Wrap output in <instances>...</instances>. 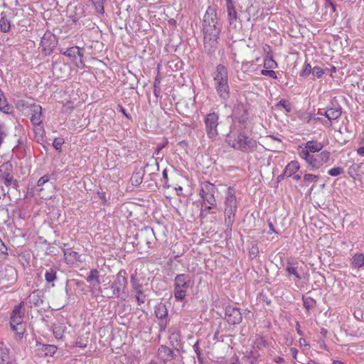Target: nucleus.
<instances>
[{
  "instance_id": "nucleus-1",
  "label": "nucleus",
  "mask_w": 364,
  "mask_h": 364,
  "mask_svg": "<svg viewBox=\"0 0 364 364\" xmlns=\"http://www.w3.org/2000/svg\"><path fill=\"white\" fill-rule=\"evenodd\" d=\"M127 284V272L124 269H121L117 274L114 281L104 284L100 291L105 298L125 301L128 296Z\"/></svg>"
},
{
  "instance_id": "nucleus-2",
  "label": "nucleus",
  "mask_w": 364,
  "mask_h": 364,
  "mask_svg": "<svg viewBox=\"0 0 364 364\" xmlns=\"http://www.w3.org/2000/svg\"><path fill=\"white\" fill-rule=\"evenodd\" d=\"M213 77L216 92L226 107L230 95L227 68L222 64L218 65L213 73Z\"/></svg>"
},
{
  "instance_id": "nucleus-3",
  "label": "nucleus",
  "mask_w": 364,
  "mask_h": 364,
  "mask_svg": "<svg viewBox=\"0 0 364 364\" xmlns=\"http://www.w3.org/2000/svg\"><path fill=\"white\" fill-rule=\"evenodd\" d=\"M221 29L222 24L220 23L211 26L209 21H207L205 25H203L204 47L207 53L210 55L214 53L218 47L219 43L218 40Z\"/></svg>"
},
{
  "instance_id": "nucleus-4",
  "label": "nucleus",
  "mask_w": 364,
  "mask_h": 364,
  "mask_svg": "<svg viewBox=\"0 0 364 364\" xmlns=\"http://www.w3.org/2000/svg\"><path fill=\"white\" fill-rule=\"evenodd\" d=\"M236 191L232 186L227 188L224 200L225 224L231 232L235 220V213L237 210V201L235 196Z\"/></svg>"
},
{
  "instance_id": "nucleus-5",
  "label": "nucleus",
  "mask_w": 364,
  "mask_h": 364,
  "mask_svg": "<svg viewBox=\"0 0 364 364\" xmlns=\"http://www.w3.org/2000/svg\"><path fill=\"white\" fill-rule=\"evenodd\" d=\"M226 142L232 148L244 153L254 152L258 146L257 141L249 137L245 132H240L235 138L228 135Z\"/></svg>"
},
{
  "instance_id": "nucleus-6",
  "label": "nucleus",
  "mask_w": 364,
  "mask_h": 364,
  "mask_svg": "<svg viewBox=\"0 0 364 364\" xmlns=\"http://www.w3.org/2000/svg\"><path fill=\"white\" fill-rule=\"evenodd\" d=\"M200 197L202 199L201 205L205 210H211L216 207V196L218 193L216 186L209 181H203L200 183Z\"/></svg>"
},
{
  "instance_id": "nucleus-7",
  "label": "nucleus",
  "mask_w": 364,
  "mask_h": 364,
  "mask_svg": "<svg viewBox=\"0 0 364 364\" xmlns=\"http://www.w3.org/2000/svg\"><path fill=\"white\" fill-rule=\"evenodd\" d=\"M156 240V237L153 228L146 226L137 232L135 236V242H133V244L139 250H146L151 248V245Z\"/></svg>"
},
{
  "instance_id": "nucleus-8",
  "label": "nucleus",
  "mask_w": 364,
  "mask_h": 364,
  "mask_svg": "<svg viewBox=\"0 0 364 364\" xmlns=\"http://www.w3.org/2000/svg\"><path fill=\"white\" fill-rule=\"evenodd\" d=\"M191 277L187 274H177L174 279V297L178 301L185 299L190 287Z\"/></svg>"
},
{
  "instance_id": "nucleus-9",
  "label": "nucleus",
  "mask_w": 364,
  "mask_h": 364,
  "mask_svg": "<svg viewBox=\"0 0 364 364\" xmlns=\"http://www.w3.org/2000/svg\"><path fill=\"white\" fill-rule=\"evenodd\" d=\"M84 48L78 46H73L67 48L65 50L61 49L60 53L66 56L78 68L84 69L85 64L83 60Z\"/></svg>"
},
{
  "instance_id": "nucleus-10",
  "label": "nucleus",
  "mask_w": 364,
  "mask_h": 364,
  "mask_svg": "<svg viewBox=\"0 0 364 364\" xmlns=\"http://www.w3.org/2000/svg\"><path fill=\"white\" fill-rule=\"evenodd\" d=\"M0 181L8 188L12 187L16 190L18 188V181L13 176V164L11 161L0 166Z\"/></svg>"
},
{
  "instance_id": "nucleus-11",
  "label": "nucleus",
  "mask_w": 364,
  "mask_h": 364,
  "mask_svg": "<svg viewBox=\"0 0 364 364\" xmlns=\"http://www.w3.org/2000/svg\"><path fill=\"white\" fill-rule=\"evenodd\" d=\"M218 120L219 114L215 112L206 114L204 119L207 136L212 140H215L218 135Z\"/></svg>"
},
{
  "instance_id": "nucleus-12",
  "label": "nucleus",
  "mask_w": 364,
  "mask_h": 364,
  "mask_svg": "<svg viewBox=\"0 0 364 364\" xmlns=\"http://www.w3.org/2000/svg\"><path fill=\"white\" fill-rule=\"evenodd\" d=\"M58 44V39L56 36L50 31H46L41 38V46L42 47V52L46 55H50Z\"/></svg>"
},
{
  "instance_id": "nucleus-13",
  "label": "nucleus",
  "mask_w": 364,
  "mask_h": 364,
  "mask_svg": "<svg viewBox=\"0 0 364 364\" xmlns=\"http://www.w3.org/2000/svg\"><path fill=\"white\" fill-rule=\"evenodd\" d=\"M159 170V163L157 162V160L155 159L153 164H150L149 163L146 164V165L144 168L143 173H141L140 171H139V172H134L132 174V176L131 177L132 183L134 186H139V184L141 183L142 180H143V176L146 171H151V173H150L149 175H153V174H156L155 171H158Z\"/></svg>"
},
{
  "instance_id": "nucleus-14",
  "label": "nucleus",
  "mask_w": 364,
  "mask_h": 364,
  "mask_svg": "<svg viewBox=\"0 0 364 364\" xmlns=\"http://www.w3.org/2000/svg\"><path fill=\"white\" fill-rule=\"evenodd\" d=\"M225 319L229 324L236 325L242 322V316L240 309L233 306L225 308Z\"/></svg>"
},
{
  "instance_id": "nucleus-15",
  "label": "nucleus",
  "mask_w": 364,
  "mask_h": 364,
  "mask_svg": "<svg viewBox=\"0 0 364 364\" xmlns=\"http://www.w3.org/2000/svg\"><path fill=\"white\" fill-rule=\"evenodd\" d=\"M57 350V346L55 345L43 344L36 341L34 347V352L36 355L43 358L46 356H53Z\"/></svg>"
},
{
  "instance_id": "nucleus-16",
  "label": "nucleus",
  "mask_w": 364,
  "mask_h": 364,
  "mask_svg": "<svg viewBox=\"0 0 364 364\" xmlns=\"http://www.w3.org/2000/svg\"><path fill=\"white\" fill-rule=\"evenodd\" d=\"M24 306V301H21L18 305L14 306L10 316V325H15V323L21 324V323H23L25 316Z\"/></svg>"
},
{
  "instance_id": "nucleus-17",
  "label": "nucleus",
  "mask_w": 364,
  "mask_h": 364,
  "mask_svg": "<svg viewBox=\"0 0 364 364\" xmlns=\"http://www.w3.org/2000/svg\"><path fill=\"white\" fill-rule=\"evenodd\" d=\"M299 156L302 159L305 160L306 163L309 165V171H314L321 167V164H319L318 154H309V152L306 151V152H299Z\"/></svg>"
},
{
  "instance_id": "nucleus-18",
  "label": "nucleus",
  "mask_w": 364,
  "mask_h": 364,
  "mask_svg": "<svg viewBox=\"0 0 364 364\" xmlns=\"http://www.w3.org/2000/svg\"><path fill=\"white\" fill-rule=\"evenodd\" d=\"M0 364H18L15 357L10 354V350L0 343Z\"/></svg>"
},
{
  "instance_id": "nucleus-19",
  "label": "nucleus",
  "mask_w": 364,
  "mask_h": 364,
  "mask_svg": "<svg viewBox=\"0 0 364 364\" xmlns=\"http://www.w3.org/2000/svg\"><path fill=\"white\" fill-rule=\"evenodd\" d=\"M31 109V122L33 126H39L42 124V107L40 105L33 103L30 105Z\"/></svg>"
},
{
  "instance_id": "nucleus-20",
  "label": "nucleus",
  "mask_w": 364,
  "mask_h": 364,
  "mask_svg": "<svg viewBox=\"0 0 364 364\" xmlns=\"http://www.w3.org/2000/svg\"><path fill=\"white\" fill-rule=\"evenodd\" d=\"M157 355L158 358L164 362L173 359L176 355L170 348L164 345L159 348Z\"/></svg>"
},
{
  "instance_id": "nucleus-21",
  "label": "nucleus",
  "mask_w": 364,
  "mask_h": 364,
  "mask_svg": "<svg viewBox=\"0 0 364 364\" xmlns=\"http://www.w3.org/2000/svg\"><path fill=\"white\" fill-rule=\"evenodd\" d=\"M323 147L322 143L317 141L310 140L308 141L304 147L299 152H309V154H315L319 152Z\"/></svg>"
},
{
  "instance_id": "nucleus-22",
  "label": "nucleus",
  "mask_w": 364,
  "mask_h": 364,
  "mask_svg": "<svg viewBox=\"0 0 364 364\" xmlns=\"http://www.w3.org/2000/svg\"><path fill=\"white\" fill-rule=\"evenodd\" d=\"M298 265V262L294 260L293 259H288L287 261L286 272L287 273L288 277L293 275L296 277L297 280H301V277L297 271Z\"/></svg>"
},
{
  "instance_id": "nucleus-23",
  "label": "nucleus",
  "mask_w": 364,
  "mask_h": 364,
  "mask_svg": "<svg viewBox=\"0 0 364 364\" xmlns=\"http://www.w3.org/2000/svg\"><path fill=\"white\" fill-rule=\"evenodd\" d=\"M209 21L210 25L217 24L220 23L217 17L216 9L212 6H208L203 19V25H205V21Z\"/></svg>"
},
{
  "instance_id": "nucleus-24",
  "label": "nucleus",
  "mask_w": 364,
  "mask_h": 364,
  "mask_svg": "<svg viewBox=\"0 0 364 364\" xmlns=\"http://www.w3.org/2000/svg\"><path fill=\"white\" fill-rule=\"evenodd\" d=\"M341 114V107L338 105L333 107H328L324 112V116L331 122L332 120H336L339 118Z\"/></svg>"
},
{
  "instance_id": "nucleus-25",
  "label": "nucleus",
  "mask_w": 364,
  "mask_h": 364,
  "mask_svg": "<svg viewBox=\"0 0 364 364\" xmlns=\"http://www.w3.org/2000/svg\"><path fill=\"white\" fill-rule=\"evenodd\" d=\"M58 268L55 266H52L47 269L45 272V280L47 283L51 284V287H55L54 282L58 280Z\"/></svg>"
},
{
  "instance_id": "nucleus-26",
  "label": "nucleus",
  "mask_w": 364,
  "mask_h": 364,
  "mask_svg": "<svg viewBox=\"0 0 364 364\" xmlns=\"http://www.w3.org/2000/svg\"><path fill=\"white\" fill-rule=\"evenodd\" d=\"M261 357V353L252 347L250 350L246 351L244 355V358H245L250 364H259V359Z\"/></svg>"
},
{
  "instance_id": "nucleus-27",
  "label": "nucleus",
  "mask_w": 364,
  "mask_h": 364,
  "mask_svg": "<svg viewBox=\"0 0 364 364\" xmlns=\"http://www.w3.org/2000/svg\"><path fill=\"white\" fill-rule=\"evenodd\" d=\"M226 6L228 11V20L230 24H232L237 19V14L232 0H227Z\"/></svg>"
},
{
  "instance_id": "nucleus-28",
  "label": "nucleus",
  "mask_w": 364,
  "mask_h": 364,
  "mask_svg": "<svg viewBox=\"0 0 364 364\" xmlns=\"http://www.w3.org/2000/svg\"><path fill=\"white\" fill-rule=\"evenodd\" d=\"M350 264L353 269H359L364 267V255L355 253L350 259Z\"/></svg>"
},
{
  "instance_id": "nucleus-29",
  "label": "nucleus",
  "mask_w": 364,
  "mask_h": 364,
  "mask_svg": "<svg viewBox=\"0 0 364 364\" xmlns=\"http://www.w3.org/2000/svg\"><path fill=\"white\" fill-rule=\"evenodd\" d=\"M65 259L68 263H74L75 262H80V255L75 251H73L71 249L63 250Z\"/></svg>"
},
{
  "instance_id": "nucleus-30",
  "label": "nucleus",
  "mask_w": 364,
  "mask_h": 364,
  "mask_svg": "<svg viewBox=\"0 0 364 364\" xmlns=\"http://www.w3.org/2000/svg\"><path fill=\"white\" fill-rule=\"evenodd\" d=\"M154 313L156 318L161 321H164L168 316V310L164 304L160 303L155 306Z\"/></svg>"
},
{
  "instance_id": "nucleus-31",
  "label": "nucleus",
  "mask_w": 364,
  "mask_h": 364,
  "mask_svg": "<svg viewBox=\"0 0 364 364\" xmlns=\"http://www.w3.org/2000/svg\"><path fill=\"white\" fill-rule=\"evenodd\" d=\"M300 166L296 161H290L285 167L284 171V174H287V177H291L297 171H299Z\"/></svg>"
},
{
  "instance_id": "nucleus-32",
  "label": "nucleus",
  "mask_w": 364,
  "mask_h": 364,
  "mask_svg": "<svg viewBox=\"0 0 364 364\" xmlns=\"http://www.w3.org/2000/svg\"><path fill=\"white\" fill-rule=\"evenodd\" d=\"M28 301L35 306H40L43 302L41 292L38 290L33 291L28 296Z\"/></svg>"
},
{
  "instance_id": "nucleus-33",
  "label": "nucleus",
  "mask_w": 364,
  "mask_h": 364,
  "mask_svg": "<svg viewBox=\"0 0 364 364\" xmlns=\"http://www.w3.org/2000/svg\"><path fill=\"white\" fill-rule=\"evenodd\" d=\"M246 114V109L242 102H237L232 105V114L235 117H243Z\"/></svg>"
},
{
  "instance_id": "nucleus-34",
  "label": "nucleus",
  "mask_w": 364,
  "mask_h": 364,
  "mask_svg": "<svg viewBox=\"0 0 364 364\" xmlns=\"http://www.w3.org/2000/svg\"><path fill=\"white\" fill-rule=\"evenodd\" d=\"M278 66L277 63L273 58L272 53L268 52L264 58V67L266 69H274Z\"/></svg>"
},
{
  "instance_id": "nucleus-35",
  "label": "nucleus",
  "mask_w": 364,
  "mask_h": 364,
  "mask_svg": "<svg viewBox=\"0 0 364 364\" xmlns=\"http://www.w3.org/2000/svg\"><path fill=\"white\" fill-rule=\"evenodd\" d=\"M6 274L3 277L4 279H6L8 282L11 283L15 282L17 278V272L16 269L11 266H9L5 268Z\"/></svg>"
},
{
  "instance_id": "nucleus-36",
  "label": "nucleus",
  "mask_w": 364,
  "mask_h": 364,
  "mask_svg": "<svg viewBox=\"0 0 364 364\" xmlns=\"http://www.w3.org/2000/svg\"><path fill=\"white\" fill-rule=\"evenodd\" d=\"M267 346V342L264 338L261 336H257L252 346V348H255L256 350L260 353L261 350H263Z\"/></svg>"
},
{
  "instance_id": "nucleus-37",
  "label": "nucleus",
  "mask_w": 364,
  "mask_h": 364,
  "mask_svg": "<svg viewBox=\"0 0 364 364\" xmlns=\"http://www.w3.org/2000/svg\"><path fill=\"white\" fill-rule=\"evenodd\" d=\"M0 111L6 114H13L14 112V107L8 102L7 98L0 101Z\"/></svg>"
},
{
  "instance_id": "nucleus-38",
  "label": "nucleus",
  "mask_w": 364,
  "mask_h": 364,
  "mask_svg": "<svg viewBox=\"0 0 364 364\" xmlns=\"http://www.w3.org/2000/svg\"><path fill=\"white\" fill-rule=\"evenodd\" d=\"M34 133H35V139L36 141L39 143L42 144L44 141V136H45V129L43 126H34Z\"/></svg>"
},
{
  "instance_id": "nucleus-39",
  "label": "nucleus",
  "mask_w": 364,
  "mask_h": 364,
  "mask_svg": "<svg viewBox=\"0 0 364 364\" xmlns=\"http://www.w3.org/2000/svg\"><path fill=\"white\" fill-rule=\"evenodd\" d=\"M171 346L175 349L178 350L180 346L181 335L179 332L173 331L168 337Z\"/></svg>"
},
{
  "instance_id": "nucleus-40",
  "label": "nucleus",
  "mask_w": 364,
  "mask_h": 364,
  "mask_svg": "<svg viewBox=\"0 0 364 364\" xmlns=\"http://www.w3.org/2000/svg\"><path fill=\"white\" fill-rule=\"evenodd\" d=\"M87 282L91 284L95 282L97 284H100V276L99 271L97 269H92L90 270L88 276L86 278Z\"/></svg>"
},
{
  "instance_id": "nucleus-41",
  "label": "nucleus",
  "mask_w": 364,
  "mask_h": 364,
  "mask_svg": "<svg viewBox=\"0 0 364 364\" xmlns=\"http://www.w3.org/2000/svg\"><path fill=\"white\" fill-rule=\"evenodd\" d=\"M130 283L134 291L142 289V284L138 278L136 272L132 274L130 277Z\"/></svg>"
},
{
  "instance_id": "nucleus-42",
  "label": "nucleus",
  "mask_w": 364,
  "mask_h": 364,
  "mask_svg": "<svg viewBox=\"0 0 364 364\" xmlns=\"http://www.w3.org/2000/svg\"><path fill=\"white\" fill-rule=\"evenodd\" d=\"M302 300H303L304 307L307 311H309L316 306V301L312 297H310V296L306 297V296H303Z\"/></svg>"
},
{
  "instance_id": "nucleus-43",
  "label": "nucleus",
  "mask_w": 364,
  "mask_h": 364,
  "mask_svg": "<svg viewBox=\"0 0 364 364\" xmlns=\"http://www.w3.org/2000/svg\"><path fill=\"white\" fill-rule=\"evenodd\" d=\"M0 29L3 33H8L11 29V21L6 17V16L1 17Z\"/></svg>"
},
{
  "instance_id": "nucleus-44",
  "label": "nucleus",
  "mask_w": 364,
  "mask_h": 364,
  "mask_svg": "<svg viewBox=\"0 0 364 364\" xmlns=\"http://www.w3.org/2000/svg\"><path fill=\"white\" fill-rule=\"evenodd\" d=\"M318 161L319 164H321V166H323V164L327 163L331 156V152L328 151H323L321 152L319 154H318Z\"/></svg>"
},
{
  "instance_id": "nucleus-45",
  "label": "nucleus",
  "mask_w": 364,
  "mask_h": 364,
  "mask_svg": "<svg viewBox=\"0 0 364 364\" xmlns=\"http://www.w3.org/2000/svg\"><path fill=\"white\" fill-rule=\"evenodd\" d=\"M11 329L16 333L17 335L20 338H21L24 333V324L23 323H21V324L11 325Z\"/></svg>"
},
{
  "instance_id": "nucleus-46",
  "label": "nucleus",
  "mask_w": 364,
  "mask_h": 364,
  "mask_svg": "<svg viewBox=\"0 0 364 364\" xmlns=\"http://www.w3.org/2000/svg\"><path fill=\"white\" fill-rule=\"evenodd\" d=\"M135 298L138 305H141L145 302V294H144L143 289L135 291Z\"/></svg>"
},
{
  "instance_id": "nucleus-47",
  "label": "nucleus",
  "mask_w": 364,
  "mask_h": 364,
  "mask_svg": "<svg viewBox=\"0 0 364 364\" xmlns=\"http://www.w3.org/2000/svg\"><path fill=\"white\" fill-rule=\"evenodd\" d=\"M65 140L62 137L55 138L53 142V146L55 150L61 151L62 145L64 144Z\"/></svg>"
},
{
  "instance_id": "nucleus-48",
  "label": "nucleus",
  "mask_w": 364,
  "mask_h": 364,
  "mask_svg": "<svg viewBox=\"0 0 364 364\" xmlns=\"http://www.w3.org/2000/svg\"><path fill=\"white\" fill-rule=\"evenodd\" d=\"M311 73H312V68L309 63H306L304 68L300 73V76L302 77H308Z\"/></svg>"
},
{
  "instance_id": "nucleus-49",
  "label": "nucleus",
  "mask_w": 364,
  "mask_h": 364,
  "mask_svg": "<svg viewBox=\"0 0 364 364\" xmlns=\"http://www.w3.org/2000/svg\"><path fill=\"white\" fill-rule=\"evenodd\" d=\"M193 348L194 349L195 353L197 355V358L199 361V364H202L203 363V358L201 356V350L199 347V341H196L195 344L193 346Z\"/></svg>"
},
{
  "instance_id": "nucleus-50",
  "label": "nucleus",
  "mask_w": 364,
  "mask_h": 364,
  "mask_svg": "<svg viewBox=\"0 0 364 364\" xmlns=\"http://www.w3.org/2000/svg\"><path fill=\"white\" fill-rule=\"evenodd\" d=\"M160 83H161L160 80L158 77H156L155 80H154V95L156 97H159L160 95V92H161Z\"/></svg>"
},
{
  "instance_id": "nucleus-51",
  "label": "nucleus",
  "mask_w": 364,
  "mask_h": 364,
  "mask_svg": "<svg viewBox=\"0 0 364 364\" xmlns=\"http://www.w3.org/2000/svg\"><path fill=\"white\" fill-rule=\"evenodd\" d=\"M343 168L339 166L333 167V168H331L328 173L332 176H337L343 173Z\"/></svg>"
},
{
  "instance_id": "nucleus-52",
  "label": "nucleus",
  "mask_w": 364,
  "mask_h": 364,
  "mask_svg": "<svg viewBox=\"0 0 364 364\" xmlns=\"http://www.w3.org/2000/svg\"><path fill=\"white\" fill-rule=\"evenodd\" d=\"M324 74V70L318 66H315L312 68V75L317 77L320 78Z\"/></svg>"
},
{
  "instance_id": "nucleus-53",
  "label": "nucleus",
  "mask_w": 364,
  "mask_h": 364,
  "mask_svg": "<svg viewBox=\"0 0 364 364\" xmlns=\"http://www.w3.org/2000/svg\"><path fill=\"white\" fill-rule=\"evenodd\" d=\"M276 107H283L285 109V110L288 112L291 111V106L287 102V101L284 99H282L279 101V102L276 105Z\"/></svg>"
},
{
  "instance_id": "nucleus-54",
  "label": "nucleus",
  "mask_w": 364,
  "mask_h": 364,
  "mask_svg": "<svg viewBox=\"0 0 364 364\" xmlns=\"http://www.w3.org/2000/svg\"><path fill=\"white\" fill-rule=\"evenodd\" d=\"M261 74L264 76L270 77L273 79H277L276 73L272 70H262Z\"/></svg>"
},
{
  "instance_id": "nucleus-55",
  "label": "nucleus",
  "mask_w": 364,
  "mask_h": 364,
  "mask_svg": "<svg viewBox=\"0 0 364 364\" xmlns=\"http://www.w3.org/2000/svg\"><path fill=\"white\" fill-rule=\"evenodd\" d=\"M250 257L253 259L255 258L257 255L259 254V250L257 245H252V247L250 248Z\"/></svg>"
},
{
  "instance_id": "nucleus-56",
  "label": "nucleus",
  "mask_w": 364,
  "mask_h": 364,
  "mask_svg": "<svg viewBox=\"0 0 364 364\" xmlns=\"http://www.w3.org/2000/svg\"><path fill=\"white\" fill-rule=\"evenodd\" d=\"M318 178V176L306 173L304 176V181L306 182H313L315 181Z\"/></svg>"
},
{
  "instance_id": "nucleus-57",
  "label": "nucleus",
  "mask_w": 364,
  "mask_h": 364,
  "mask_svg": "<svg viewBox=\"0 0 364 364\" xmlns=\"http://www.w3.org/2000/svg\"><path fill=\"white\" fill-rule=\"evenodd\" d=\"M49 180H50V176L48 174L44 175L43 176L41 177L38 179V181L37 182V185H38V186H42L46 183H47Z\"/></svg>"
},
{
  "instance_id": "nucleus-58",
  "label": "nucleus",
  "mask_w": 364,
  "mask_h": 364,
  "mask_svg": "<svg viewBox=\"0 0 364 364\" xmlns=\"http://www.w3.org/2000/svg\"><path fill=\"white\" fill-rule=\"evenodd\" d=\"M30 105L23 100H19L16 102L17 109H24L25 107H29Z\"/></svg>"
},
{
  "instance_id": "nucleus-59",
  "label": "nucleus",
  "mask_w": 364,
  "mask_h": 364,
  "mask_svg": "<svg viewBox=\"0 0 364 364\" xmlns=\"http://www.w3.org/2000/svg\"><path fill=\"white\" fill-rule=\"evenodd\" d=\"M8 248L0 238V255H8Z\"/></svg>"
},
{
  "instance_id": "nucleus-60",
  "label": "nucleus",
  "mask_w": 364,
  "mask_h": 364,
  "mask_svg": "<svg viewBox=\"0 0 364 364\" xmlns=\"http://www.w3.org/2000/svg\"><path fill=\"white\" fill-rule=\"evenodd\" d=\"M331 7L333 13H336V5L333 2L332 0H326L325 7Z\"/></svg>"
},
{
  "instance_id": "nucleus-61",
  "label": "nucleus",
  "mask_w": 364,
  "mask_h": 364,
  "mask_svg": "<svg viewBox=\"0 0 364 364\" xmlns=\"http://www.w3.org/2000/svg\"><path fill=\"white\" fill-rule=\"evenodd\" d=\"M117 110L122 112L123 115H124L127 119H131L130 114L127 112L126 109L122 105H118L117 107Z\"/></svg>"
},
{
  "instance_id": "nucleus-62",
  "label": "nucleus",
  "mask_w": 364,
  "mask_h": 364,
  "mask_svg": "<svg viewBox=\"0 0 364 364\" xmlns=\"http://www.w3.org/2000/svg\"><path fill=\"white\" fill-rule=\"evenodd\" d=\"M166 144H167V141H166V142H164V143H163V144H161L157 145L156 149V151H155V154H159V153L160 152V151H161V149H163L165 147V146L166 145Z\"/></svg>"
},
{
  "instance_id": "nucleus-63",
  "label": "nucleus",
  "mask_w": 364,
  "mask_h": 364,
  "mask_svg": "<svg viewBox=\"0 0 364 364\" xmlns=\"http://www.w3.org/2000/svg\"><path fill=\"white\" fill-rule=\"evenodd\" d=\"M290 353L292 355V357L296 359V355H297V353H298V350L295 348H290Z\"/></svg>"
},
{
  "instance_id": "nucleus-64",
  "label": "nucleus",
  "mask_w": 364,
  "mask_h": 364,
  "mask_svg": "<svg viewBox=\"0 0 364 364\" xmlns=\"http://www.w3.org/2000/svg\"><path fill=\"white\" fill-rule=\"evenodd\" d=\"M357 154L361 156H364V145L357 149Z\"/></svg>"
}]
</instances>
